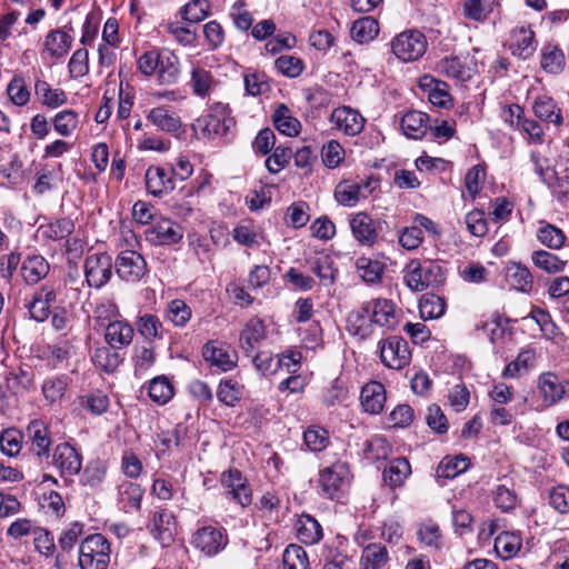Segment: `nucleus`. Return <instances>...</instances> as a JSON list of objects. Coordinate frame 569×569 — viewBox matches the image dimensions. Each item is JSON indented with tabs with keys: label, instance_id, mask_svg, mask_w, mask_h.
Masks as SVG:
<instances>
[{
	"label": "nucleus",
	"instance_id": "8fccbe9b",
	"mask_svg": "<svg viewBox=\"0 0 569 569\" xmlns=\"http://www.w3.org/2000/svg\"><path fill=\"white\" fill-rule=\"evenodd\" d=\"M312 272L319 278L320 283L323 286H331L336 280V269L333 261L328 254H320L317 257L311 266Z\"/></svg>",
	"mask_w": 569,
	"mask_h": 569
},
{
	"label": "nucleus",
	"instance_id": "9d476101",
	"mask_svg": "<svg viewBox=\"0 0 569 569\" xmlns=\"http://www.w3.org/2000/svg\"><path fill=\"white\" fill-rule=\"evenodd\" d=\"M355 239L362 246H372L378 240L381 222L373 219L367 212L352 214L349 221Z\"/></svg>",
	"mask_w": 569,
	"mask_h": 569
},
{
	"label": "nucleus",
	"instance_id": "37998d69",
	"mask_svg": "<svg viewBox=\"0 0 569 569\" xmlns=\"http://www.w3.org/2000/svg\"><path fill=\"white\" fill-rule=\"evenodd\" d=\"M468 467L469 460L467 457L462 455L455 457H446L440 461L437 468V477L445 479H453L458 475L466 471Z\"/></svg>",
	"mask_w": 569,
	"mask_h": 569
},
{
	"label": "nucleus",
	"instance_id": "4be33fe9",
	"mask_svg": "<svg viewBox=\"0 0 569 569\" xmlns=\"http://www.w3.org/2000/svg\"><path fill=\"white\" fill-rule=\"evenodd\" d=\"M537 48L535 33L527 27H519L511 32L509 49L518 58L527 59L533 54Z\"/></svg>",
	"mask_w": 569,
	"mask_h": 569
},
{
	"label": "nucleus",
	"instance_id": "a19ab883",
	"mask_svg": "<svg viewBox=\"0 0 569 569\" xmlns=\"http://www.w3.org/2000/svg\"><path fill=\"white\" fill-rule=\"evenodd\" d=\"M137 331L149 342L161 339L163 336V327L160 319L151 313L140 316L136 322Z\"/></svg>",
	"mask_w": 569,
	"mask_h": 569
},
{
	"label": "nucleus",
	"instance_id": "72a5a7b5",
	"mask_svg": "<svg viewBox=\"0 0 569 569\" xmlns=\"http://www.w3.org/2000/svg\"><path fill=\"white\" fill-rule=\"evenodd\" d=\"M389 561L388 550L381 543L366 546L360 557L361 569H382Z\"/></svg>",
	"mask_w": 569,
	"mask_h": 569
},
{
	"label": "nucleus",
	"instance_id": "6e6d98bb",
	"mask_svg": "<svg viewBox=\"0 0 569 569\" xmlns=\"http://www.w3.org/2000/svg\"><path fill=\"white\" fill-rule=\"evenodd\" d=\"M210 12L208 0H191L180 9L183 20L192 23L202 21Z\"/></svg>",
	"mask_w": 569,
	"mask_h": 569
},
{
	"label": "nucleus",
	"instance_id": "338daca9",
	"mask_svg": "<svg viewBox=\"0 0 569 569\" xmlns=\"http://www.w3.org/2000/svg\"><path fill=\"white\" fill-rule=\"evenodd\" d=\"M0 448L2 453L9 457H16L22 448V433L17 429L2 431L0 435Z\"/></svg>",
	"mask_w": 569,
	"mask_h": 569
},
{
	"label": "nucleus",
	"instance_id": "f257e3e1",
	"mask_svg": "<svg viewBox=\"0 0 569 569\" xmlns=\"http://www.w3.org/2000/svg\"><path fill=\"white\" fill-rule=\"evenodd\" d=\"M381 327L393 329L398 323L396 306L388 299H376L363 303L348 317V323L353 328L352 333L365 338L369 333L368 319Z\"/></svg>",
	"mask_w": 569,
	"mask_h": 569
},
{
	"label": "nucleus",
	"instance_id": "2f4dec72",
	"mask_svg": "<svg viewBox=\"0 0 569 569\" xmlns=\"http://www.w3.org/2000/svg\"><path fill=\"white\" fill-rule=\"evenodd\" d=\"M266 331L262 320L250 319L240 333V347L247 353L252 352L264 338Z\"/></svg>",
	"mask_w": 569,
	"mask_h": 569
},
{
	"label": "nucleus",
	"instance_id": "4468645a",
	"mask_svg": "<svg viewBox=\"0 0 569 569\" xmlns=\"http://www.w3.org/2000/svg\"><path fill=\"white\" fill-rule=\"evenodd\" d=\"M330 122L333 128L347 136L353 137L359 134L365 127V118L350 107H338L330 116Z\"/></svg>",
	"mask_w": 569,
	"mask_h": 569
},
{
	"label": "nucleus",
	"instance_id": "a878e982",
	"mask_svg": "<svg viewBox=\"0 0 569 569\" xmlns=\"http://www.w3.org/2000/svg\"><path fill=\"white\" fill-rule=\"evenodd\" d=\"M223 483L229 489V493L233 500L246 507L251 503V489L247 482V479L241 475L239 470L231 469L223 477Z\"/></svg>",
	"mask_w": 569,
	"mask_h": 569
},
{
	"label": "nucleus",
	"instance_id": "58836bf2",
	"mask_svg": "<svg viewBox=\"0 0 569 569\" xmlns=\"http://www.w3.org/2000/svg\"><path fill=\"white\" fill-rule=\"evenodd\" d=\"M229 123L226 118H220L217 114H206L197 119V128L201 130L202 134L208 138L223 137L227 134Z\"/></svg>",
	"mask_w": 569,
	"mask_h": 569
},
{
	"label": "nucleus",
	"instance_id": "393cba45",
	"mask_svg": "<svg viewBox=\"0 0 569 569\" xmlns=\"http://www.w3.org/2000/svg\"><path fill=\"white\" fill-rule=\"evenodd\" d=\"M467 61V57H446L437 63L436 69L440 74L463 82L469 80L473 73L472 68L468 66Z\"/></svg>",
	"mask_w": 569,
	"mask_h": 569
},
{
	"label": "nucleus",
	"instance_id": "b1692460",
	"mask_svg": "<svg viewBox=\"0 0 569 569\" xmlns=\"http://www.w3.org/2000/svg\"><path fill=\"white\" fill-rule=\"evenodd\" d=\"M133 335L134 331L130 323L123 320H114L107 325L104 339L112 349H121L132 342Z\"/></svg>",
	"mask_w": 569,
	"mask_h": 569
},
{
	"label": "nucleus",
	"instance_id": "a211bd4d",
	"mask_svg": "<svg viewBox=\"0 0 569 569\" xmlns=\"http://www.w3.org/2000/svg\"><path fill=\"white\" fill-rule=\"evenodd\" d=\"M531 111L537 119L546 124L561 127L563 123L562 110L557 101L548 94L535 97L531 103Z\"/></svg>",
	"mask_w": 569,
	"mask_h": 569
},
{
	"label": "nucleus",
	"instance_id": "7c9ffc66",
	"mask_svg": "<svg viewBox=\"0 0 569 569\" xmlns=\"http://www.w3.org/2000/svg\"><path fill=\"white\" fill-rule=\"evenodd\" d=\"M293 529L297 538L306 545L317 543L322 536L321 526L309 515H301L295 522Z\"/></svg>",
	"mask_w": 569,
	"mask_h": 569
},
{
	"label": "nucleus",
	"instance_id": "cd10ccee",
	"mask_svg": "<svg viewBox=\"0 0 569 569\" xmlns=\"http://www.w3.org/2000/svg\"><path fill=\"white\" fill-rule=\"evenodd\" d=\"M147 120L159 130L168 133H177L181 129L180 117L166 107L152 108L147 114Z\"/></svg>",
	"mask_w": 569,
	"mask_h": 569
},
{
	"label": "nucleus",
	"instance_id": "774afa93",
	"mask_svg": "<svg viewBox=\"0 0 569 569\" xmlns=\"http://www.w3.org/2000/svg\"><path fill=\"white\" fill-rule=\"evenodd\" d=\"M107 468L104 463L100 460L91 461L87 465L83 470V475L81 477V482L84 486H89L91 488L99 487L106 477Z\"/></svg>",
	"mask_w": 569,
	"mask_h": 569
},
{
	"label": "nucleus",
	"instance_id": "f03ea898",
	"mask_svg": "<svg viewBox=\"0 0 569 569\" xmlns=\"http://www.w3.org/2000/svg\"><path fill=\"white\" fill-rule=\"evenodd\" d=\"M446 280L442 267L433 261L411 260L403 269V281L413 292L425 291L429 287H439Z\"/></svg>",
	"mask_w": 569,
	"mask_h": 569
},
{
	"label": "nucleus",
	"instance_id": "a18cd8bd",
	"mask_svg": "<svg viewBox=\"0 0 569 569\" xmlns=\"http://www.w3.org/2000/svg\"><path fill=\"white\" fill-rule=\"evenodd\" d=\"M94 366L108 373L113 372L121 363V358L111 347L97 348L92 355Z\"/></svg>",
	"mask_w": 569,
	"mask_h": 569
},
{
	"label": "nucleus",
	"instance_id": "39448f33",
	"mask_svg": "<svg viewBox=\"0 0 569 569\" xmlns=\"http://www.w3.org/2000/svg\"><path fill=\"white\" fill-rule=\"evenodd\" d=\"M379 186L375 178L343 180L335 190L336 200L346 207H355L361 199L368 198Z\"/></svg>",
	"mask_w": 569,
	"mask_h": 569
},
{
	"label": "nucleus",
	"instance_id": "79ce46f5",
	"mask_svg": "<svg viewBox=\"0 0 569 569\" xmlns=\"http://www.w3.org/2000/svg\"><path fill=\"white\" fill-rule=\"evenodd\" d=\"M496 4V0H465L462 13L466 19L477 22L485 21Z\"/></svg>",
	"mask_w": 569,
	"mask_h": 569
},
{
	"label": "nucleus",
	"instance_id": "c9c22d12",
	"mask_svg": "<svg viewBox=\"0 0 569 569\" xmlns=\"http://www.w3.org/2000/svg\"><path fill=\"white\" fill-rule=\"evenodd\" d=\"M411 473V467L406 458H397L389 462L383 470V481L391 488L400 487Z\"/></svg>",
	"mask_w": 569,
	"mask_h": 569
},
{
	"label": "nucleus",
	"instance_id": "c756f323",
	"mask_svg": "<svg viewBox=\"0 0 569 569\" xmlns=\"http://www.w3.org/2000/svg\"><path fill=\"white\" fill-rule=\"evenodd\" d=\"M506 279L513 289L525 293L530 292L533 287V277L530 270L519 262L508 263Z\"/></svg>",
	"mask_w": 569,
	"mask_h": 569
},
{
	"label": "nucleus",
	"instance_id": "e2e57ef3",
	"mask_svg": "<svg viewBox=\"0 0 569 569\" xmlns=\"http://www.w3.org/2000/svg\"><path fill=\"white\" fill-rule=\"evenodd\" d=\"M419 541L428 548L440 549L442 545V536L437 523L425 522L418 529Z\"/></svg>",
	"mask_w": 569,
	"mask_h": 569
},
{
	"label": "nucleus",
	"instance_id": "c85d7f7f",
	"mask_svg": "<svg viewBox=\"0 0 569 569\" xmlns=\"http://www.w3.org/2000/svg\"><path fill=\"white\" fill-rule=\"evenodd\" d=\"M142 497L143 489L138 483L123 481L118 487V502L124 512L139 510Z\"/></svg>",
	"mask_w": 569,
	"mask_h": 569
},
{
	"label": "nucleus",
	"instance_id": "ea45409f",
	"mask_svg": "<svg viewBox=\"0 0 569 569\" xmlns=\"http://www.w3.org/2000/svg\"><path fill=\"white\" fill-rule=\"evenodd\" d=\"M179 59L172 52L161 54L158 67V81L160 84H172L179 78Z\"/></svg>",
	"mask_w": 569,
	"mask_h": 569
},
{
	"label": "nucleus",
	"instance_id": "7ed1b4c3",
	"mask_svg": "<svg viewBox=\"0 0 569 569\" xmlns=\"http://www.w3.org/2000/svg\"><path fill=\"white\" fill-rule=\"evenodd\" d=\"M110 563V543L101 533L86 537L79 546L78 565L80 569H108Z\"/></svg>",
	"mask_w": 569,
	"mask_h": 569
},
{
	"label": "nucleus",
	"instance_id": "bf43d9fd",
	"mask_svg": "<svg viewBox=\"0 0 569 569\" xmlns=\"http://www.w3.org/2000/svg\"><path fill=\"white\" fill-rule=\"evenodd\" d=\"M212 84L213 79L210 71L199 67L192 68L190 86L194 94L202 98L206 97L210 92Z\"/></svg>",
	"mask_w": 569,
	"mask_h": 569
},
{
	"label": "nucleus",
	"instance_id": "052dcab7",
	"mask_svg": "<svg viewBox=\"0 0 569 569\" xmlns=\"http://www.w3.org/2000/svg\"><path fill=\"white\" fill-rule=\"evenodd\" d=\"M537 238L543 246L550 249H560L566 240L562 230L549 223L538 229Z\"/></svg>",
	"mask_w": 569,
	"mask_h": 569
},
{
	"label": "nucleus",
	"instance_id": "c03bdc74",
	"mask_svg": "<svg viewBox=\"0 0 569 569\" xmlns=\"http://www.w3.org/2000/svg\"><path fill=\"white\" fill-rule=\"evenodd\" d=\"M378 32V22L371 17L358 19L351 27V37L359 43H365L375 39Z\"/></svg>",
	"mask_w": 569,
	"mask_h": 569
},
{
	"label": "nucleus",
	"instance_id": "6e6552de",
	"mask_svg": "<svg viewBox=\"0 0 569 569\" xmlns=\"http://www.w3.org/2000/svg\"><path fill=\"white\" fill-rule=\"evenodd\" d=\"M382 363L395 370H400L410 362L411 353L408 342L399 337H389L379 343Z\"/></svg>",
	"mask_w": 569,
	"mask_h": 569
},
{
	"label": "nucleus",
	"instance_id": "3c124183",
	"mask_svg": "<svg viewBox=\"0 0 569 569\" xmlns=\"http://www.w3.org/2000/svg\"><path fill=\"white\" fill-rule=\"evenodd\" d=\"M69 385V377L66 375L48 378L42 383V392L47 401L54 403L64 396Z\"/></svg>",
	"mask_w": 569,
	"mask_h": 569
},
{
	"label": "nucleus",
	"instance_id": "dca6fc26",
	"mask_svg": "<svg viewBox=\"0 0 569 569\" xmlns=\"http://www.w3.org/2000/svg\"><path fill=\"white\" fill-rule=\"evenodd\" d=\"M147 237L153 244H176L183 238V229L172 220L162 219L148 229Z\"/></svg>",
	"mask_w": 569,
	"mask_h": 569
},
{
	"label": "nucleus",
	"instance_id": "f3484780",
	"mask_svg": "<svg viewBox=\"0 0 569 569\" xmlns=\"http://www.w3.org/2000/svg\"><path fill=\"white\" fill-rule=\"evenodd\" d=\"M146 188L154 197H162L170 193L176 183L168 167L150 166L144 174Z\"/></svg>",
	"mask_w": 569,
	"mask_h": 569
},
{
	"label": "nucleus",
	"instance_id": "423d86ee",
	"mask_svg": "<svg viewBox=\"0 0 569 569\" xmlns=\"http://www.w3.org/2000/svg\"><path fill=\"white\" fill-rule=\"evenodd\" d=\"M113 262L106 252L87 256L83 264L84 277L90 288H102L112 276Z\"/></svg>",
	"mask_w": 569,
	"mask_h": 569
},
{
	"label": "nucleus",
	"instance_id": "5fc2aeb1",
	"mask_svg": "<svg viewBox=\"0 0 569 569\" xmlns=\"http://www.w3.org/2000/svg\"><path fill=\"white\" fill-rule=\"evenodd\" d=\"M78 123L79 119L77 112L70 109L59 111L52 119L56 132L62 137L71 136L77 129Z\"/></svg>",
	"mask_w": 569,
	"mask_h": 569
},
{
	"label": "nucleus",
	"instance_id": "aec40b11",
	"mask_svg": "<svg viewBox=\"0 0 569 569\" xmlns=\"http://www.w3.org/2000/svg\"><path fill=\"white\" fill-rule=\"evenodd\" d=\"M174 517L168 510L156 511L151 519L150 531L154 539L164 547L170 546L174 539Z\"/></svg>",
	"mask_w": 569,
	"mask_h": 569
},
{
	"label": "nucleus",
	"instance_id": "603ef678",
	"mask_svg": "<svg viewBox=\"0 0 569 569\" xmlns=\"http://www.w3.org/2000/svg\"><path fill=\"white\" fill-rule=\"evenodd\" d=\"M191 316V308L181 299L171 300L167 306L166 317L176 327H184Z\"/></svg>",
	"mask_w": 569,
	"mask_h": 569
},
{
	"label": "nucleus",
	"instance_id": "f8f14e48",
	"mask_svg": "<svg viewBox=\"0 0 569 569\" xmlns=\"http://www.w3.org/2000/svg\"><path fill=\"white\" fill-rule=\"evenodd\" d=\"M538 389L549 406L569 398V379H561L552 372H543L538 378Z\"/></svg>",
	"mask_w": 569,
	"mask_h": 569
},
{
	"label": "nucleus",
	"instance_id": "69168bd1",
	"mask_svg": "<svg viewBox=\"0 0 569 569\" xmlns=\"http://www.w3.org/2000/svg\"><path fill=\"white\" fill-rule=\"evenodd\" d=\"M260 233L251 221H242L233 229V239L243 246L252 247L259 243Z\"/></svg>",
	"mask_w": 569,
	"mask_h": 569
},
{
	"label": "nucleus",
	"instance_id": "5701e85b",
	"mask_svg": "<svg viewBox=\"0 0 569 569\" xmlns=\"http://www.w3.org/2000/svg\"><path fill=\"white\" fill-rule=\"evenodd\" d=\"M360 402L366 412L370 415L380 413L386 402L383 385L378 381H371L365 385L361 389Z\"/></svg>",
	"mask_w": 569,
	"mask_h": 569
},
{
	"label": "nucleus",
	"instance_id": "412c9836",
	"mask_svg": "<svg viewBox=\"0 0 569 569\" xmlns=\"http://www.w3.org/2000/svg\"><path fill=\"white\" fill-rule=\"evenodd\" d=\"M348 469L343 463H336L331 467L323 469L320 472V487L325 495H327L330 499H333L335 496L340 491L343 482L348 477Z\"/></svg>",
	"mask_w": 569,
	"mask_h": 569
},
{
	"label": "nucleus",
	"instance_id": "de8ad7c7",
	"mask_svg": "<svg viewBox=\"0 0 569 569\" xmlns=\"http://www.w3.org/2000/svg\"><path fill=\"white\" fill-rule=\"evenodd\" d=\"M531 260L537 268L548 273L560 272L567 264V261L546 250L533 251Z\"/></svg>",
	"mask_w": 569,
	"mask_h": 569
},
{
	"label": "nucleus",
	"instance_id": "864d4df0",
	"mask_svg": "<svg viewBox=\"0 0 569 569\" xmlns=\"http://www.w3.org/2000/svg\"><path fill=\"white\" fill-rule=\"evenodd\" d=\"M243 388L236 380L226 379L220 381L217 398L218 400L229 407H233L242 397Z\"/></svg>",
	"mask_w": 569,
	"mask_h": 569
},
{
	"label": "nucleus",
	"instance_id": "1a4fd4ad",
	"mask_svg": "<svg viewBox=\"0 0 569 569\" xmlns=\"http://www.w3.org/2000/svg\"><path fill=\"white\" fill-rule=\"evenodd\" d=\"M202 356L206 361L222 372L231 370L238 361L236 350L220 341L207 342L202 349Z\"/></svg>",
	"mask_w": 569,
	"mask_h": 569
},
{
	"label": "nucleus",
	"instance_id": "0eeeda50",
	"mask_svg": "<svg viewBox=\"0 0 569 569\" xmlns=\"http://www.w3.org/2000/svg\"><path fill=\"white\" fill-rule=\"evenodd\" d=\"M191 543L206 556L212 557L228 545V536L222 527L202 526L192 535Z\"/></svg>",
	"mask_w": 569,
	"mask_h": 569
},
{
	"label": "nucleus",
	"instance_id": "20e7f679",
	"mask_svg": "<svg viewBox=\"0 0 569 569\" xmlns=\"http://www.w3.org/2000/svg\"><path fill=\"white\" fill-rule=\"evenodd\" d=\"M391 50L403 62L416 61L425 54L427 39L417 30L403 31L392 39Z\"/></svg>",
	"mask_w": 569,
	"mask_h": 569
},
{
	"label": "nucleus",
	"instance_id": "2eb2a0df",
	"mask_svg": "<svg viewBox=\"0 0 569 569\" xmlns=\"http://www.w3.org/2000/svg\"><path fill=\"white\" fill-rule=\"evenodd\" d=\"M53 465L62 477H71L80 472L82 457L71 445L62 442L54 448Z\"/></svg>",
	"mask_w": 569,
	"mask_h": 569
},
{
	"label": "nucleus",
	"instance_id": "6ab92c4d",
	"mask_svg": "<svg viewBox=\"0 0 569 569\" xmlns=\"http://www.w3.org/2000/svg\"><path fill=\"white\" fill-rule=\"evenodd\" d=\"M30 450L39 458L49 457L51 439L48 426L41 420H32L27 427Z\"/></svg>",
	"mask_w": 569,
	"mask_h": 569
},
{
	"label": "nucleus",
	"instance_id": "ddd939ff",
	"mask_svg": "<svg viewBox=\"0 0 569 569\" xmlns=\"http://www.w3.org/2000/svg\"><path fill=\"white\" fill-rule=\"evenodd\" d=\"M116 271L121 279L136 282L144 276L147 263L140 253L126 250L117 257Z\"/></svg>",
	"mask_w": 569,
	"mask_h": 569
},
{
	"label": "nucleus",
	"instance_id": "4d7b16f0",
	"mask_svg": "<svg viewBox=\"0 0 569 569\" xmlns=\"http://www.w3.org/2000/svg\"><path fill=\"white\" fill-rule=\"evenodd\" d=\"M287 216L289 218L290 226L295 229H300L310 221V206L302 200L296 201L287 207Z\"/></svg>",
	"mask_w": 569,
	"mask_h": 569
},
{
	"label": "nucleus",
	"instance_id": "e433bc0d",
	"mask_svg": "<svg viewBox=\"0 0 569 569\" xmlns=\"http://www.w3.org/2000/svg\"><path fill=\"white\" fill-rule=\"evenodd\" d=\"M34 93L40 102L48 108L56 109L67 102V94L61 89H52L47 81L37 80Z\"/></svg>",
	"mask_w": 569,
	"mask_h": 569
},
{
	"label": "nucleus",
	"instance_id": "4c0bfd02",
	"mask_svg": "<svg viewBox=\"0 0 569 569\" xmlns=\"http://www.w3.org/2000/svg\"><path fill=\"white\" fill-rule=\"evenodd\" d=\"M521 538L513 533L503 531L495 539V550L503 560L513 558L521 549Z\"/></svg>",
	"mask_w": 569,
	"mask_h": 569
},
{
	"label": "nucleus",
	"instance_id": "680f3d73",
	"mask_svg": "<svg viewBox=\"0 0 569 569\" xmlns=\"http://www.w3.org/2000/svg\"><path fill=\"white\" fill-rule=\"evenodd\" d=\"M303 441L310 451H321L329 443L328 431L321 427L311 426L303 432Z\"/></svg>",
	"mask_w": 569,
	"mask_h": 569
},
{
	"label": "nucleus",
	"instance_id": "bb28decb",
	"mask_svg": "<svg viewBox=\"0 0 569 569\" xmlns=\"http://www.w3.org/2000/svg\"><path fill=\"white\" fill-rule=\"evenodd\" d=\"M20 271L24 282L34 286L47 277L50 264L42 256L33 254L24 259Z\"/></svg>",
	"mask_w": 569,
	"mask_h": 569
},
{
	"label": "nucleus",
	"instance_id": "9b49d317",
	"mask_svg": "<svg viewBox=\"0 0 569 569\" xmlns=\"http://www.w3.org/2000/svg\"><path fill=\"white\" fill-rule=\"evenodd\" d=\"M57 301V289L51 284H42L33 293L32 299L26 303L30 318L38 321H46L51 313V306Z\"/></svg>",
	"mask_w": 569,
	"mask_h": 569
},
{
	"label": "nucleus",
	"instance_id": "f704fd0d",
	"mask_svg": "<svg viewBox=\"0 0 569 569\" xmlns=\"http://www.w3.org/2000/svg\"><path fill=\"white\" fill-rule=\"evenodd\" d=\"M72 46V38L67 32L57 29L50 31L44 39V49L56 59L64 57Z\"/></svg>",
	"mask_w": 569,
	"mask_h": 569
},
{
	"label": "nucleus",
	"instance_id": "473e14b6",
	"mask_svg": "<svg viewBox=\"0 0 569 569\" xmlns=\"http://www.w3.org/2000/svg\"><path fill=\"white\" fill-rule=\"evenodd\" d=\"M428 120L429 117L425 112L408 111L401 118V129L407 137L420 139L426 133Z\"/></svg>",
	"mask_w": 569,
	"mask_h": 569
},
{
	"label": "nucleus",
	"instance_id": "09e8293b",
	"mask_svg": "<svg viewBox=\"0 0 569 569\" xmlns=\"http://www.w3.org/2000/svg\"><path fill=\"white\" fill-rule=\"evenodd\" d=\"M148 393L152 401L164 405L173 397V387L167 377H156L149 383Z\"/></svg>",
	"mask_w": 569,
	"mask_h": 569
},
{
	"label": "nucleus",
	"instance_id": "0e129e2a",
	"mask_svg": "<svg viewBox=\"0 0 569 569\" xmlns=\"http://www.w3.org/2000/svg\"><path fill=\"white\" fill-rule=\"evenodd\" d=\"M256 368L264 376H271L279 371L282 366V353L276 356L261 351L253 359Z\"/></svg>",
	"mask_w": 569,
	"mask_h": 569
},
{
	"label": "nucleus",
	"instance_id": "49530a36",
	"mask_svg": "<svg viewBox=\"0 0 569 569\" xmlns=\"http://www.w3.org/2000/svg\"><path fill=\"white\" fill-rule=\"evenodd\" d=\"M419 311L423 319H438L446 311V301L437 295L427 293L419 301Z\"/></svg>",
	"mask_w": 569,
	"mask_h": 569
},
{
	"label": "nucleus",
	"instance_id": "13d9d810",
	"mask_svg": "<svg viewBox=\"0 0 569 569\" xmlns=\"http://www.w3.org/2000/svg\"><path fill=\"white\" fill-rule=\"evenodd\" d=\"M357 270L366 282L375 283L381 279L383 266L377 260L361 257L357 260Z\"/></svg>",
	"mask_w": 569,
	"mask_h": 569
}]
</instances>
